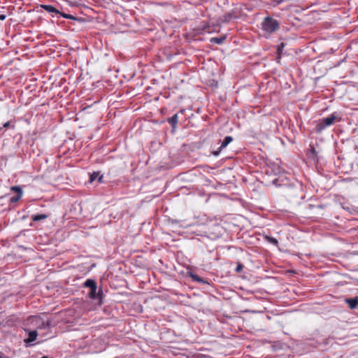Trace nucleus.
<instances>
[{
    "mask_svg": "<svg viewBox=\"0 0 358 358\" xmlns=\"http://www.w3.org/2000/svg\"><path fill=\"white\" fill-rule=\"evenodd\" d=\"M264 238L268 241L269 243H271V244L274 245H278V241L276 238H273V237H271V236H264Z\"/></svg>",
    "mask_w": 358,
    "mask_h": 358,
    "instance_id": "nucleus-16",
    "label": "nucleus"
},
{
    "mask_svg": "<svg viewBox=\"0 0 358 358\" xmlns=\"http://www.w3.org/2000/svg\"><path fill=\"white\" fill-rule=\"evenodd\" d=\"M189 276L192 278V279L194 281L199 282L201 283H207L206 281H205L203 278H201L200 276H199L196 274L191 273L189 274Z\"/></svg>",
    "mask_w": 358,
    "mask_h": 358,
    "instance_id": "nucleus-15",
    "label": "nucleus"
},
{
    "mask_svg": "<svg viewBox=\"0 0 358 358\" xmlns=\"http://www.w3.org/2000/svg\"><path fill=\"white\" fill-rule=\"evenodd\" d=\"M59 14L61 16H62L63 17L66 18V19H71V20L78 21V22L83 21V20L81 18L76 17H75V16H73L72 15H70V14H66V13H61V12Z\"/></svg>",
    "mask_w": 358,
    "mask_h": 358,
    "instance_id": "nucleus-14",
    "label": "nucleus"
},
{
    "mask_svg": "<svg viewBox=\"0 0 358 358\" xmlns=\"http://www.w3.org/2000/svg\"><path fill=\"white\" fill-rule=\"evenodd\" d=\"M84 285L86 287L90 288V289H97L96 282H95V280H94L92 279H87L85 282Z\"/></svg>",
    "mask_w": 358,
    "mask_h": 358,
    "instance_id": "nucleus-8",
    "label": "nucleus"
},
{
    "mask_svg": "<svg viewBox=\"0 0 358 358\" xmlns=\"http://www.w3.org/2000/svg\"><path fill=\"white\" fill-rule=\"evenodd\" d=\"M102 293L101 289H99V292H96V289H90L89 296L91 299H95L100 297V294Z\"/></svg>",
    "mask_w": 358,
    "mask_h": 358,
    "instance_id": "nucleus-12",
    "label": "nucleus"
},
{
    "mask_svg": "<svg viewBox=\"0 0 358 358\" xmlns=\"http://www.w3.org/2000/svg\"><path fill=\"white\" fill-rule=\"evenodd\" d=\"M41 7L48 13H54L56 14L60 13V12L57 8L51 5L42 4L41 5Z\"/></svg>",
    "mask_w": 358,
    "mask_h": 358,
    "instance_id": "nucleus-7",
    "label": "nucleus"
},
{
    "mask_svg": "<svg viewBox=\"0 0 358 358\" xmlns=\"http://www.w3.org/2000/svg\"><path fill=\"white\" fill-rule=\"evenodd\" d=\"M283 1H285L284 0H271V3H271V6L275 7V6H277L278 5L280 4Z\"/></svg>",
    "mask_w": 358,
    "mask_h": 358,
    "instance_id": "nucleus-18",
    "label": "nucleus"
},
{
    "mask_svg": "<svg viewBox=\"0 0 358 358\" xmlns=\"http://www.w3.org/2000/svg\"><path fill=\"white\" fill-rule=\"evenodd\" d=\"M38 334L36 331H31L29 333V338L24 340L25 343H30L36 341Z\"/></svg>",
    "mask_w": 358,
    "mask_h": 358,
    "instance_id": "nucleus-10",
    "label": "nucleus"
},
{
    "mask_svg": "<svg viewBox=\"0 0 358 358\" xmlns=\"http://www.w3.org/2000/svg\"><path fill=\"white\" fill-rule=\"evenodd\" d=\"M34 320L36 321V323L38 324V328L39 329H45L50 327V322L48 321L45 322L42 321L41 319L38 318L37 317H33Z\"/></svg>",
    "mask_w": 358,
    "mask_h": 358,
    "instance_id": "nucleus-6",
    "label": "nucleus"
},
{
    "mask_svg": "<svg viewBox=\"0 0 358 358\" xmlns=\"http://www.w3.org/2000/svg\"><path fill=\"white\" fill-rule=\"evenodd\" d=\"M178 122V114L173 115L171 117L168 119V122L171 125L173 129H175L176 127V125Z\"/></svg>",
    "mask_w": 358,
    "mask_h": 358,
    "instance_id": "nucleus-9",
    "label": "nucleus"
},
{
    "mask_svg": "<svg viewBox=\"0 0 358 358\" xmlns=\"http://www.w3.org/2000/svg\"><path fill=\"white\" fill-rule=\"evenodd\" d=\"M224 40H225L224 37H220V38L215 37V38H212L210 39V42L215 43L217 44H222Z\"/></svg>",
    "mask_w": 358,
    "mask_h": 358,
    "instance_id": "nucleus-17",
    "label": "nucleus"
},
{
    "mask_svg": "<svg viewBox=\"0 0 358 358\" xmlns=\"http://www.w3.org/2000/svg\"><path fill=\"white\" fill-rule=\"evenodd\" d=\"M6 19V15L2 14L0 15V20H4Z\"/></svg>",
    "mask_w": 358,
    "mask_h": 358,
    "instance_id": "nucleus-23",
    "label": "nucleus"
},
{
    "mask_svg": "<svg viewBox=\"0 0 358 358\" xmlns=\"http://www.w3.org/2000/svg\"><path fill=\"white\" fill-rule=\"evenodd\" d=\"M49 217L48 215L46 214H38V215H33L31 216V220L34 222H38L42 220H45Z\"/></svg>",
    "mask_w": 358,
    "mask_h": 358,
    "instance_id": "nucleus-11",
    "label": "nucleus"
},
{
    "mask_svg": "<svg viewBox=\"0 0 358 358\" xmlns=\"http://www.w3.org/2000/svg\"><path fill=\"white\" fill-rule=\"evenodd\" d=\"M3 198H4V196H0V200H1V199H3Z\"/></svg>",
    "mask_w": 358,
    "mask_h": 358,
    "instance_id": "nucleus-24",
    "label": "nucleus"
},
{
    "mask_svg": "<svg viewBox=\"0 0 358 358\" xmlns=\"http://www.w3.org/2000/svg\"><path fill=\"white\" fill-rule=\"evenodd\" d=\"M242 269H243V265L239 264L237 266V267H236V271L237 272H240L241 271H242Z\"/></svg>",
    "mask_w": 358,
    "mask_h": 358,
    "instance_id": "nucleus-21",
    "label": "nucleus"
},
{
    "mask_svg": "<svg viewBox=\"0 0 358 358\" xmlns=\"http://www.w3.org/2000/svg\"><path fill=\"white\" fill-rule=\"evenodd\" d=\"M310 153L311 154V157H314L316 155V151L314 147H310Z\"/></svg>",
    "mask_w": 358,
    "mask_h": 358,
    "instance_id": "nucleus-20",
    "label": "nucleus"
},
{
    "mask_svg": "<svg viewBox=\"0 0 358 358\" xmlns=\"http://www.w3.org/2000/svg\"><path fill=\"white\" fill-rule=\"evenodd\" d=\"M233 141V138L230 136H226L222 141L220 147L215 151L213 152V155L214 156H218L221 152V150L227 147L231 141Z\"/></svg>",
    "mask_w": 358,
    "mask_h": 358,
    "instance_id": "nucleus-4",
    "label": "nucleus"
},
{
    "mask_svg": "<svg viewBox=\"0 0 358 358\" xmlns=\"http://www.w3.org/2000/svg\"><path fill=\"white\" fill-rule=\"evenodd\" d=\"M338 118V115L336 113H332L331 115L327 117L320 119L315 126V130L317 133H321L327 127L334 124L336 120Z\"/></svg>",
    "mask_w": 358,
    "mask_h": 358,
    "instance_id": "nucleus-2",
    "label": "nucleus"
},
{
    "mask_svg": "<svg viewBox=\"0 0 358 358\" xmlns=\"http://www.w3.org/2000/svg\"><path fill=\"white\" fill-rule=\"evenodd\" d=\"M345 301L348 304L351 309H355L358 306V296L347 298L345 299Z\"/></svg>",
    "mask_w": 358,
    "mask_h": 358,
    "instance_id": "nucleus-5",
    "label": "nucleus"
},
{
    "mask_svg": "<svg viewBox=\"0 0 358 358\" xmlns=\"http://www.w3.org/2000/svg\"><path fill=\"white\" fill-rule=\"evenodd\" d=\"M262 30L267 34H273L280 29L279 22L270 16L264 17L262 24Z\"/></svg>",
    "mask_w": 358,
    "mask_h": 358,
    "instance_id": "nucleus-1",
    "label": "nucleus"
},
{
    "mask_svg": "<svg viewBox=\"0 0 358 358\" xmlns=\"http://www.w3.org/2000/svg\"><path fill=\"white\" fill-rule=\"evenodd\" d=\"M10 122L8 121L7 122H6L4 124H3V128H8L10 127Z\"/></svg>",
    "mask_w": 358,
    "mask_h": 358,
    "instance_id": "nucleus-22",
    "label": "nucleus"
},
{
    "mask_svg": "<svg viewBox=\"0 0 358 358\" xmlns=\"http://www.w3.org/2000/svg\"><path fill=\"white\" fill-rule=\"evenodd\" d=\"M0 358H3V356L1 355V353H0Z\"/></svg>",
    "mask_w": 358,
    "mask_h": 358,
    "instance_id": "nucleus-25",
    "label": "nucleus"
},
{
    "mask_svg": "<svg viewBox=\"0 0 358 358\" xmlns=\"http://www.w3.org/2000/svg\"><path fill=\"white\" fill-rule=\"evenodd\" d=\"M285 47V43H281L280 45H278V48H277V52L278 54L280 55H281L282 50H283V48Z\"/></svg>",
    "mask_w": 358,
    "mask_h": 358,
    "instance_id": "nucleus-19",
    "label": "nucleus"
},
{
    "mask_svg": "<svg viewBox=\"0 0 358 358\" xmlns=\"http://www.w3.org/2000/svg\"><path fill=\"white\" fill-rule=\"evenodd\" d=\"M97 178H98V181L99 182H102V179H103V176H99V172H94V173H92V174H90V182H93Z\"/></svg>",
    "mask_w": 358,
    "mask_h": 358,
    "instance_id": "nucleus-13",
    "label": "nucleus"
},
{
    "mask_svg": "<svg viewBox=\"0 0 358 358\" xmlns=\"http://www.w3.org/2000/svg\"><path fill=\"white\" fill-rule=\"evenodd\" d=\"M10 190L15 192L16 195L10 198V203H13L17 202L22 196V189L20 186H13L10 187Z\"/></svg>",
    "mask_w": 358,
    "mask_h": 358,
    "instance_id": "nucleus-3",
    "label": "nucleus"
}]
</instances>
